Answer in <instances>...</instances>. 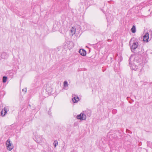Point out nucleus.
Returning <instances> with one entry per match:
<instances>
[{"label": "nucleus", "mask_w": 152, "mask_h": 152, "mask_svg": "<svg viewBox=\"0 0 152 152\" xmlns=\"http://www.w3.org/2000/svg\"><path fill=\"white\" fill-rule=\"evenodd\" d=\"M144 66V63L143 61L141 60L138 61H136L134 64L132 65L131 66L132 69L137 71L141 72Z\"/></svg>", "instance_id": "f257e3e1"}, {"label": "nucleus", "mask_w": 152, "mask_h": 152, "mask_svg": "<svg viewBox=\"0 0 152 152\" xmlns=\"http://www.w3.org/2000/svg\"><path fill=\"white\" fill-rule=\"evenodd\" d=\"M6 144L7 148L8 150L11 151L14 148L13 145L10 139H8L6 141Z\"/></svg>", "instance_id": "f03ea898"}, {"label": "nucleus", "mask_w": 152, "mask_h": 152, "mask_svg": "<svg viewBox=\"0 0 152 152\" xmlns=\"http://www.w3.org/2000/svg\"><path fill=\"white\" fill-rule=\"evenodd\" d=\"M86 118V115L83 113H81L80 114L77 115V118L78 119H79L80 121L85 120Z\"/></svg>", "instance_id": "7ed1b4c3"}, {"label": "nucleus", "mask_w": 152, "mask_h": 152, "mask_svg": "<svg viewBox=\"0 0 152 152\" xmlns=\"http://www.w3.org/2000/svg\"><path fill=\"white\" fill-rule=\"evenodd\" d=\"M45 139L43 138L42 136H38L37 138L36 139V142L39 144H42L44 141Z\"/></svg>", "instance_id": "20e7f679"}, {"label": "nucleus", "mask_w": 152, "mask_h": 152, "mask_svg": "<svg viewBox=\"0 0 152 152\" xmlns=\"http://www.w3.org/2000/svg\"><path fill=\"white\" fill-rule=\"evenodd\" d=\"M9 108L8 107H5L2 110L1 115L2 116H4L5 115L7 112L8 111Z\"/></svg>", "instance_id": "39448f33"}, {"label": "nucleus", "mask_w": 152, "mask_h": 152, "mask_svg": "<svg viewBox=\"0 0 152 152\" xmlns=\"http://www.w3.org/2000/svg\"><path fill=\"white\" fill-rule=\"evenodd\" d=\"M75 95H73L72 96L73 98L72 99V101L73 102L75 103L78 102L80 100L78 96H75Z\"/></svg>", "instance_id": "423d86ee"}, {"label": "nucleus", "mask_w": 152, "mask_h": 152, "mask_svg": "<svg viewBox=\"0 0 152 152\" xmlns=\"http://www.w3.org/2000/svg\"><path fill=\"white\" fill-rule=\"evenodd\" d=\"M149 39V34L148 33H146L143 36V40L147 42Z\"/></svg>", "instance_id": "0eeeda50"}, {"label": "nucleus", "mask_w": 152, "mask_h": 152, "mask_svg": "<svg viewBox=\"0 0 152 152\" xmlns=\"http://www.w3.org/2000/svg\"><path fill=\"white\" fill-rule=\"evenodd\" d=\"M138 45V44L137 42H134L132 46L131 49L133 50L135 49L137 47Z\"/></svg>", "instance_id": "6e6552de"}, {"label": "nucleus", "mask_w": 152, "mask_h": 152, "mask_svg": "<svg viewBox=\"0 0 152 152\" xmlns=\"http://www.w3.org/2000/svg\"><path fill=\"white\" fill-rule=\"evenodd\" d=\"M79 52L80 54L82 56H85L86 55V52L83 49H80L79 51Z\"/></svg>", "instance_id": "1a4fd4ad"}, {"label": "nucleus", "mask_w": 152, "mask_h": 152, "mask_svg": "<svg viewBox=\"0 0 152 152\" xmlns=\"http://www.w3.org/2000/svg\"><path fill=\"white\" fill-rule=\"evenodd\" d=\"M64 88L65 89H67L68 87L69 84L66 81H65L63 83Z\"/></svg>", "instance_id": "9d476101"}, {"label": "nucleus", "mask_w": 152, "mask_h": 152, "mask_svg": "<svg viewBox=\"0 0 152 152\" xmlns=\"http://www.w3.org/2000/svg\"><path fill=\"white\" fill-rule=\"evenodd\" d=\"M75 28L73 27H72L70 29V32L72 35H73L74 34H75Z\"/></svg>", "instance_id": "9b49d317"}, {"label": "nucleus", "mask_w": 152, "mask_h": 152, "mask_svg": "<svg viewBox=\"0 0 152 152\" xmlns=\"http://www.w3.org/2000/svg\"><path fill=\"white\" fill-rule=\"evenodd\" d=\"M131 31L133 33H134L136 31V28L135 26L134 25L133 26L132 28H131Z\"/></svg>", "instance_id": "f8f14e48"}, {"label": "nucleus", "mask_w": 152, "mask_h": 152, "mask_svg": "<svg viewBox=\"0 0 152 152\" xmlns=\"http://www.w3.org/2000/svg\"><path fill=\"white\" fill-rule=\"evenodd\" d=\"M7 77L6 76H4L3 78V82L4 83H5L7 81Z\"/></svg>", "instance_id": "ddd939ff"}, {"label": "nucleus", "mask_w": 152, "mask_h": 152, "mask_svg": "<svg viewBox=\"0 0 152 152\" xmlns=\"http://www.w3.org/2000/svg\"><path fill=\"white\" fill-rule=\"evenodd\" d=\"M53 144L55 148H56L57 145L58 144V142L57 140H55L53 142Z\"/></svg>", "instance_id": "4468645a"}, {"label": "nucleus", "mask_w": 152, "mask_h": 152, "mask_svg": "<svg viewBox=\"0 0 152 152\" xmlns=\"http://www.w3.org/2000/svg\"><path fill=\"white\" fill-rule=\"evenodd\" d=\"M22 91L25 92L24 93H26V92L27 89L26 88H25L22 90Z\"/></svg>", "instance_id": "2eb2a0df"}, {"label": "nucleus", "mask_w": 152, "mask_h": 152, "mask_svg": "<svg viewBox=\"0 0 152 152\" xmlns=\"http://www.w3.org/2000/svg\"><path fill=\"white\" fill-rule=\"evenodd\" d=\"M5 54H6V53H2V54H1V57L2 58H4L5 57H3V56H4V55H5Z\"/></svg>", "instance_id": "dca6fc26"}, {"label": "nucleus", "mask_w": 152, "mask_h": 152, "mask_svg": "<svg viewBox=\"0 0 152 152\" xmlns=\"http://www.w3.org/2000/svg\"><path fill=\"white\" fill-rule=\"evenodd\" d=\"M71 152H77L76 151H75V150H73Z\"/></svg>", "instance_id": "f3484780"}, {"label": "nucleus", "mask_w": 152, "mask_h": 152, "mask_svg": "<svg viewBox=\"0 0 152 152\" xmlns=\"http://www.w3.org/2000/svg\"><path fill=\"white\" fill-rule=\"evenodd\" d=\"M131 64L130 62H129V64Z\"/></svg>", "instance_id": "a211bd4d"}]
</instances>
